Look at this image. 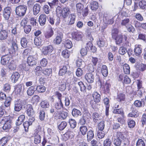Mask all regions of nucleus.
I'll list each match as a JSON object with an SVG mask.
<instances>
[{"mask_svg": "<svg viewBox=\"0 0 146 146\" xmlns=\"http://www.w3.org/2000/svg\"><path fill=\"white\" fill-rule=\"evenodd\" d=\"M20 77V75L18 72H14L11 75L10 79L12 83H15L18 81Z\"/></svg>", "mask_w": 146, "mask_h": 146, "instance_id": "obj_12", "label": "nucleus"}, {"mask_svg": "<svg viewBox=\"0 0 146 146\" xmlns=\"http://www.w3.org/2000/svg\"><path fill=\"white\" fill-rule=\"evenodd\" d=\"M23 106V101L20 100H19L15 101L14 104V110L15 111H19L22 109Z\"/></svg>", "mask_w": 146, "mask_h": 146, "instance_id": "obj_6", "label": "nucleus"}, {"mask_svg": "<svg viewBox=\"0 0 146 146\" xmlns=\"http://www.w3.org/2000/svg\"><path fill=\"white\" fill-rule=\"evenodd\" d=\"M25 118V115H20L18 117V119L16 121V124L17 125H19L21 124L23 122Z\"/></svg>", "mask_w": 146, "mask_h": 146, "instance_id": "obj_35", "label": "nucleus"}, {"mask_svg": "<svg viewBox=\"0 0 146 146\" xmlns=\"http://www.w3.org/2000/svg\"><path fill=\"white\" fill-rule=\"evenodd\" d=\"M76 17V15L74 14H72L69 15L68 18V21L69 25H72L74 23Z\"/></svg>", "mask_w": 146, "mask_h": 146, "instance_id": "obj_26", "label": "nucleus"}, {"mask_svg": "<svg viewBox=\"0 0 146 146\" xmlns=\"http://www.w3.org/2000/svg\"><path fill=\"white\" fill-rule=\"evenodd\" d=\"M124 137V135L121 132H117L116 134L114 135L112 137L114 144L116 146H120Z\"/></svg>", "mask_w": 146, "mask_h": 146, "instance_id": "obj_1", "label": "nucleus"}, {"mask_svg": "<svg viewBox=\"0 0 146 146\" xmlns=\"http://www.w3.org/2000/svg\"><path fill=\"white\" fill-rule=\"evenodd\" d=\"M43 73L45 75L49 76L52 74V69L51 68H45L43 71Z\"/></svg>", "mask_w": 146, "mask_h": 146, "instance_id": "obj_50", "label": "nucleus"}, {"mask_svg": "<svg viewBox=\"0 0 146 146\" xmlns=\"http://www.w3.org/2000/svg\"><path fill=\"white\" fill-rule=\"evenodd\" d=\"M101 71L102 75L104 77H106L108 74L107 67L105 65H103L101 67Z\"/></svg>", "mask_w": 146, "mask_h": 146, "instance_id": "obj_31", "label": "nucleus"}, {"mask_svg": "<svg viewBox=\"0 0 146 146\" xmlns=\"http://www.w3.org/2000/svg\"><path fill=\"white\" fill-rule=\"evenodd\" d=\"M72 38L77 41L81 40L83 36V35L81 32H76L72 34Z\"/></svg>", "mask_w": 146, "mask_h": 146, "instance_id": "obj_8", "label": "nucleus"}, {"mask_svg": "<svg viewBox=\"0 0 146 146\" xmlns=\"http://www.w3.org/2000/svg\"><path fill=\"white\" fill-rule=\"evenodd\" d=\"M8 139V137H3L0 140V146L4 145L7 143Z\"/></svg>", "mask_w": 146, "mask_h": 146, "instance_id": "obj_52", "label": "nucleus"}, {"mask_svg": "<svg viewBox=\"0 0 146 146\" xmlns=\"http://www.w3.org/2000/svg\"><path fill=\"white\" fill-rule=\"evenodd\" d=\"M54 35V32L52 28L49 29L46 31L44 33L45 37L47 39L51 37Z\"/></svg>", "mask_w": 146, "mask_h": 146, "instance_id": "obj_22", "label": "nucleus"}, {"mask_svg": "<svg viewBox=\"0 0 146 146\" xmlns=\"http://www.w3.org/2000/svg\"><path fill=\"white\" fill-rule=\"evenodd\" d=\"M138 111L135 110H133L129 113L128 116L129 117H137L138 116Z\"/></svg>", "mask_w": 146, "mask_h": 146, "instance_id": "obj_43", "label": "nucleus"}, {"mask_svg": "<svg viewBox=\"0 0 146 146\" xmlns=\"http://www.w3.org/2000/svg\"><path fill=\"white\" fill-rule=\"evenodd\" d=\"M44 38L42 37L35 38L34 40L35 44L37 46H39L41 44Z\"/></svg>", "mask_w": 146, "mask_h": 146, "instance_id": "obj_30", "label": "nucleus"}, {"mask_svg": "<svg viewBox=\"0 0 146 146\" xmlns=\"http://www.w3.org/2000/svg\"><path fill=\"white\" fill-rule=\"evenodd\" d=\"M65 46L67 48L70 49L72 46V44L71 41L69 40H66L65 43Z\"/></svg>", "mask_w": 146, "mask_h": 146, "instance_id": "obj_57", "label": "nucleus"}, {"mask_svg": "<svg viewBox=\"0 0 146 146\" xmlns=\"http://www.w3.org/2000/svg\"><path fill=\"white\" fill-rule=\"evenodd\" d=\"M46 15L45 14H41L39 16L38 21L40 25L43 26L45 24L46 21Z\"/></svg>", "mask_w": 146, "mask_h": 146, "instance_id": "obj_20", "label": "nucleus"}, {"mask_svg": "<svg viewBox=\"0 0 146 146\" xmlns=\"http://www.w3.org/2000/svg\"><path fill=\"white\" fill-rule=\"evenodd\" d=\"M53 47L51 45H48L43 46L41 49V51L43 54L44 55H46L50 54L53 50Z\"/></svg>", "mask_w": 146, "mask_h": 146, "instance_id": "obj_4", "label": "nucleus"}, {"mask_svg": "<svg viewBox=\"0 0 146 146\" xmlns=\"http://www.w3.org/2000/svg\"><path fill=\"white\" fill-rule=\"evenodd\" d=\"M110 86V84L106 82L103 85V90L106 92H108L109 90V88Z\"/></svg>", "mask_w": 146, "mask_h": 146, "instance_id": "obj_56", "label": "nucleus"}, {"mask_svg": "<svg viewBox=\"0 0 146 146\" xmlns=\"http://www.w3.org/2000/svg\"><path fill=\"white\" fill-rule=\"evenodd\" d=\"M12 123V121L11 120H7L2 127L3 129L6 131H8L11 127Z\"/></svg>", "mask_w": 146, "mask_h": 146, "instance_id": "obj_14", "label": "nucleus"}, {"mask_svg": "<svg viewBox=\"0 0 146 146\" xmlns=\"http://www.w3.org/2000/svg\"><path fill=\"white\" fill-rule=\"evenodd\" d=\"M40 106L42 108H48L49 106V103L46 100H43L40 103Z\"/></svg>", "mask_w": 146, "mask_h": 146, "instance_id": "obj_42", "label": "nucleus"}, {"mask_svg": "<svg viewBox=\"0 0 146 146\" xmlns=\"http://www.w3.org/2000/svg\"><path fill=\"white\" fill-rule=\"evenodd\" d=\"M129 22L130 20L128 18H125L121 21V25L122 26H125L126 27H127V26L129 25Z\"/></svg>", "mask_w": 146, "mask_h": 146, "instance_id": "obj_45", "label": "nucleus"}, {"mask_svg": "<svg viewBox=\"0 0 146 146\" xmlns=\"http://www.w3.org/2000/svg\"><path fill=\"white\" fill-rule=\"evenodd\" d=\"M85 78L86 81L89 83H92L94 82V76L91 73H86L85 76Z\"/></svg>", "mask_w": 146, "mask_h": 146, "instance_id": "obj_16", "label": "nucleus"}, {"mask_svg": "<svg viewBox=\"0 0 146 146\" xmlns=\"http://www.w3.org/2000/svg\"><path fill=\"white\" fill-rule=\"evenodd\" d=\"M35 119L33 117H32L29 119V121H26L24 123L23 125L25 128V131H28L29 126L31 125Z\"/></svg>", "mask_w": 146, "mask_h": 146, "instance_id": "obj_18", "label": "nucleus"}, {"mask_svg": "<svg viewBox=\"0 0 146 146\" xmlns=\"http://www.w3.org/2000/svg\"><path fill=\"white\" fill-rule=\"evenodd\" d=\"M69 122L71 127L73 129L76 127V122L74 119H70L69 120Z\"/></svg>", "mask_w": 146, "mask_h": 146, "instance_id": "obj_54", "label": "nucleus"}, {"mask_svg": "<svg viewBox=\"0 0 146 146\" xmlns=\"http://www.w3.org/2000/svg\"><path fill=\"white\" fill-rule=\"evenodd\" d=\"M63 37V35L62 33L58 34L54 40V43L56 44H60L61 42Z\"/></svg>", "mask_w": 146, "mask_h": 146, "instance_id": "obj_23", "label": "nucleus"}, {"mask_svg": "<svg viewBox=\"0 0 146 146\" xmlns=\"http://www.w3.org/2000/svg\"><path fill=\"white\" fill-rule=\"evenodd\" d=\"M8 37V32L5 30H3L0 31V40H4Z\"/></svg>", "mask_w": 146, "mask_h": 146, "instance_id": "obj_27", "label": "nucleus"}, {"mask_svg": "<svg viewBox=\"0 0 146 146\" xmlns=\"http://www.w3.org/2000/svg\"><path fill=\"white\" fill-rule=\"evenodd\" d=\"M135 54L137 56H139L142 52V48L140 45H135L134 49Z\"/></svg>", "mask_w": 146, "mask_h": 146, "instance_id": "obj_17", "label": "nucleus"}, {"mask_svg": "<svg viewBox=\"0 0 146 146\" xmlns=\"http://www.w3.org/2000/svg\"><path fill=\"white\" fill-rule=\"evenodd\" d=\"M94 137L93 131L92 130H90L87 134V140L88 141H90Z\"/></svg>", "mask_w": 146, "mask_h": 146, "instance_id": "obj_39", "label": "nucleus"}, {"mask_svg": "<svg viewBox=\"0 0 146 146\" xmlns=\"http://www.w3.org/2000/svg\"><path fill=\"white\" fill-rule=\"evenodd\" d=\"M54 115L58 119H64L67 117L68 113L66 111L61 112L60 111L57 110L55 113Z\"/></svg>", "mask_w": 146, "mask_h": 146, "instance_id": "obj_5", "label": "nucleus"}, {"mask_svg": "<svg viewBox=\"0 0 146 146\" xmlns=\"http://www.w3.org/2000/svg\"><path fill=\"white\" fill-rule=\"evenodd\" d=\"M36 90L39 93H43L45 91L46 88L43 86L39 85L37 86Z\"/></svg>", "mask_w": 146, "mask_h": 146, "instance_id": "obj_47", "label": "nucleus"}, {"mask_svg": "<svg viewBox=\"0 0 146 146\" xmlns=\"http://www.w3.org/2000/svg\"><path fill=\"white\" fill-rule=\"evenodd\" d=\"M27 9V6L24 5H20L17 7L15 12L17 15L19 16L24 15Z\"/></svg>", "mask_w": 146, "mask_h": 146, "instance_id": "obj_3", "label": "nucleus"}, {"mask_svg": "<svg viewBox=\"0 0 146 146\" xmlns=\"http://www.w3.org/2000/svg\"><path fill=\"white\" fill-rule=\"evenodd\" d=\"M67 125V123L64 121H62L58 126V128L60 130H63Z\"/></svg>", "mask_w": 146, "mask_h": 146, "instance_id": "obj_58", "label": "nucleus"}, {"mask_svg": "<svg viewBox=\"0 0 146 146\" xmlns=\"http://www.w3.org/2000/svg\"><path fill=\"white\" fill-rule=\"evenodd\" d=\"M48 19L49 23L52 25H53L55 22V25L56 26L58 25L60 23V21L59 17H57L56 20L53 17H50L48 18Z\"/></svg>", "mask_w": 146, "mask_h": 146, "instance_id": "obj_15", "label": "nucleus"}, {"mask_svg": "<svg viewBox=\"0 0 146 146\" xmlns=\"http://www.w3.org/2000/svg\"><path fill=\"white\" fill-rule=\"evenodd\" d=\"M21 43L22 47L26 48L27 46L28 41L26 38H23L21 39Z\"/></svg>", "mask_w": 146, "mask_h": 146, "instance_id": "obj_46", "label": "nucleus"}, {"mask_svg": "<svg viewBox=\"0 0 146 146\" xmlns=\"http://www.w3.org/2000/svg\"><path fill=\"white\" fill-rule=\"evenodd\" d=\"M123 68L125 73L129 74L130 73V68L128 64H125L123 66Z\"/></svg>", "mask_w": 146, "mask_h": 146, "instance_id": "obj_44", "label": "nucleus"}, {"mask_svg": "<svg viewBox=\"0 0 146 146\" xmlns=\"http://www.w3.org/2000/svg\"><path fill=\"white\" fill-rule=\"evenodd\" d=\"M55 107L57 110H60L63 108V104L62 102V100L56 102L55 104Z\"/></svg>", "mask_w": 146, "mask_h": 146, "instance_id": "obj_48", "label": "nucleus"}, {"mask_svg": "<svg viewBox=\"0 0 146 146\" xmlns=\"http://www.w3.org/2000/svg\"><path fill=\"white\" fill-rule=\"evenodd\" d=\"M76 8L77 12L79 13H81L84 8V7L83 4L79 3L76 4Z\"/></svg>", "mask_w": 146, "mask_h": 146, "instance_id": "obj_41", "label": "nucleus"}, {"mask_svg": "<svg viewBox=\"0 0 146 146\" xmlns=\"http://www.w3.org/2000/svg\"><path fill=\"white\" fill-rule=\"evenodd\" d=\"M111 144V142L110 139L107 138L106 139L104 142V146H110Z\"/></svg>", "mask_w": 146, "mask_h": 146, "instance_id": "obj_61", "label": "nucleus"}, {"mask_svg": "<svg viewBox=\"0 0 146 146\" xmlns=\"http://www.w3.org/2000/svg\"><path fill=\"white\" fill-rule=\"evenodd\" d=\"M72 114L74 117H77L81 115L82 113L80 110L75 108H74L72 110Z\"/></svg>", "mask_w": 146, "mask_h": 146, "instance_id": "obj_32", "label": "nucleus"}, {"mask_svg": "<svg viewBox=\"0 0 146 146\" xmlns=\"http://www.w3.org/2000/svg\"><path fill=\"white\" fill-rule=\"evenodd\" d=\"M68 67L66 66H64L60 67V68L59 72V74L60 76H63L67 72Z\"/></svg>", "mask_w": 146, "mask_h": 146, "instance_id": "obj_28", "label": "nucleus"}, {"mask_svg": "<svg viewBox=\"0 0 146 146\" xmlns=\"http://www.w3.org/2000/svg\"><path fill=\"white\" fill-rule=\"evenodd\" d=\"M37 58L32 56H29L27 58V63L29 66H33L36 64Z\"/></svg>", "mask_w": 146, "mask_h": 146, "instance_id": "obj_10", "label": "nucleus"}, {"mask_svg": "<svg viewBox=\"0 0 146 146\" xmlns=\"http://www.w3.org/2000/svg\"><path fill=\"white\" fill-rule=\"evenodd\" d=\"M16 64L15 61L12 59L7 65V66L10 70H15L16 68Z\"/></svg>", "mask_w": 146, "mask_h": 146, "instance_id": "obj_13", "label": "nucleus"}, {"mask_svg": "<svg viewBox=\"0 0 146 146\" xmlns=\"http://www.w3.org/2000/svg\"><path fill=\"white\" fill-rule=\"evenodd\" d=\"M34 143L36 144L39 143L41 141V137L40 135L34 134Z\"/></svg>", "mask_w": 146, "mask_h": 146, "instance_id": "obj_53", "label": "nucleus"}, {"mask_svg": "<svg viewBox=\"0 0 146 146\" xmlns=\"http://www.w3.org/2000/svg\"><path fill=\"white\" fill-rule=\"evenodd\" d=\"M115 40L116 44H119L122 42L123 38V36L121 34H119L116 37L114 38Z\"/></svg>", "mask_w": 146, "mask_h": 146, "instance_id": "obj_37", "label": "nucleus"}, {"mask_svg": "<svg viewBox=\"0 0 146 146\" xmlns=\"http://www.w3.org/2000/svg\"><path fill=\"white\" fill-rule=\"evenodd\" d=\"M40 5L38 4H36L34 5L33 8L34 15H36L39 13L40 10Z\"/></svg>", "mask_w": 146, "mask_h": 146, "instance_id": "obj_25", "label": "nucleus"}, {"mask_svg": "<svg viewBox=\"0 0 146 146\" xmlns=\"http://www.w3.org/2000/svg\"><path fill=\"white\" fill-rule=\"evenodd\" d=\"M78 85L80 86L82 92H84L86 90V87L83 83L81 81L78 82Z\"/></svg>", "mask_w": 146, "mask_h": 146, "instance_id": "obj_62", "label": "nucleus"}, {"mask_svg": "<svg viewBox=\"0 0 146 146\" xmlns=\"http://www.w3.org/2000/svg\"><path fill=\"white\" fill-rule=\"evenodd\" d=\"M104 23L107 24H112L114 22V19L113 17H111L109 16L105 17L103 18Z\"/></svg>", "mask_w": 146, "mask_h": 146, "instance_id": "obj_24", "label": "nucleus"}, {"mask_svg": "<svg viewBox=\"0 0 146 146\" xmlns=\"http://www.w3.org/2000/svg\"><path fill=\"white\" fill-rule=\"evenodd\" d=\"M80 129L82 134L84 135L86 134V132L88 131L87 128L85 126H82L80 127Z\"/></svg>", "mask_w": 146, "mask_h": 146, "instance_id": "obj_55", "label": "nucleus"}, {"mask_svg": "<svg viewBox=\"0 0 146 146\" xmlns=\"http://www.w3.org/2000/svg\"><path fill=\"white\" fill-rule=\"evenodd\" d=\"M90 7L91 9L92 10H96L98 7V4L96 1H92L90 3Z\"/></svg>", "mask_w": 146, "mask_h": 146, "instance_id": "obj_38", "label": "nucleus"}, {"mask_svg": "<svg viewBox=\"0 0 146 146\" xmlns=\"http://www.w3.org/2000/svg\"><path fill=\"white\" fill-rule=\"evenodd\" d=\"M135 67L137 70L138 69L142 71L146 69V65L142 64H136L135 65Z\"/></svg>", "mask_w": 146, "mask_h": 146, "instance_id": "obj_36", "label": "nucleus"}, {"mask_svg": "<svg viewBox=\"0 0 146 146\" xmlns=\"http://www.w3.org/2000/svg\"><path fill=\"white\" fill-rule=\"evenodd\" d=\"M74 135L75 134L73 131L70 130H68L64 134L63 138L65 141H66L69 139H72L74 138Z\"/></svg>", "mask_w": 146, "mask_h": 146, "instance_id": "obj_9", "label": "nucleus"}, {"mask_svg": "<svg viewBox=\"0 0 146 146\" xmlns=\"http://www.w3.org/2000/svg\"><path fill=\"white\" fill-rule=\"evenodd\" d=\"M58 0H52L51 2H48V4L51 9L56 8L58 6Z\"/></svg>", "mask_w": 146, "mask_h": 146, "instance_id": "obj_33", "label": "nucleus"}, {"mask_svg": "<svg viewBox=\"0 0 146 146\" xmlns=\"http://www.w3.org/2000/svg\"><path fill=\"white\" fill-rule=\"evenodd\" d=\"M26 113L28 116L33 117L35 114L32 105L31 104H28L27 106Z\"/></svg>", "mask_w": 146, "mask_h": 146, "instance_id": "obj_11", "label": "nucleus"}, {"mask_svg": "<svg viewBox=\"0 0 146 146\" xmlns=\"http://www.w3.org/2000/svg\"><path fill=\"white\" fill-rule=\"evenodd\" d=\"M35 91V87L34 86H31L27 90V94L29 96H32L34 94Z\"/></svg>", "mask_w": 146, "mask_h": 146, "instance_id": "obj_40", "label": "nucleus"}, {"mask_svg": "<svg viewBox=\"0 0 146 146\" xmlns=\"http://www.w3.org/2000/svg\"><path fill=\"white\" fill-rule=\"evenodd\" d=\"M10 55H6L2 56L1 59V63L3 65H7L12 59Z\"/></svg>", "mask_w": 146, "mask_h": 146, "instance_id": "obj_7", "label": "nucleus"}, {"mask_svg": "<svg viewBox=\"0 0 146 146\" xmlns=\"http://www.w3.org/2000/svg\"><path fill=\"white\" fill-rule=\"evenodd\" d=\"M92 117L94 121L96 122L101 119V116L97 113H94L92 115Z\"/></svg>", "mask_w": 146, "mask_h": 146, "instance_id": "obj_51", "label": "nucleus"}, {"mask_svg": "<svg viewBox=\"0 0 146 146\" xmlns=\"http://www.w3.org/2000/svg\"><path fill=\"white\" fill-rule=\"evenodd\" d=\"M127 51L125 48L122 46L120 47L119 50V53L121 55L124 54Z\"/></svg>", "mask_w": 146, "mask_h": 146, "instance_id": "obj_64", "label": "nucleus"}, {"mask_svg": "<svg viewBox=\"0 0 146 146\" xmlns=\"http://www.w3.org/2000/svg\"><path fill=\"white\" fill-rule=\"evenodd\" d=\"M23 85L18 84L15 86L14 92L16 94H20L22 91Z\"/></svg>", "mask_w": 146, "mask_h": 146, "instance_id": "obj_21", "label": "nucleus"}, {"mask_svg": "<svg viewBox=\"0 0 146 146\" xmlns=\"http://www.w3.org/2000/svg\"><path fill=\"white\" fill-rule=\"evenodd\" d=\"M11 8L7 7L5 8L4 11L3 16L6 20H8L11 14Z\"/></svg>", "mask_w": 146, "mask_h": 146, "instance_id": "obj_19", "label": "nucleus"}, {"mask_svg": "<svg viewBox=\"0 0 146 146\" xmlns=\"http://www.w3.org/2000/svg\"><path fill=\"white\" fill-rule=\"evenodd\" d=\"M104 102L106 107V114L107 116H108L109 114L108 111L110 107L108 99L107 98H105L104 100Z\"/></svg>", "mask_w": 146, "mask_h": 146, "instance_id": "obj_29", "label": "nucleus"}, {"mask_svg": "<svg viewBox=\"0 0 146 146\" xmlns=\"http://www.w3.org/2000/svg\"><path fill=\"white\" fill-rule=\"evenodd\" d=\"M93 97L96 102H99L100 100V95L97 92H94L92 94Z\"/></svg>", "mask_w": 146, "mask_h": 146, "instance_id": "obj_34", "label": "nucleus"}, {"mask_svg": "<svg viewBox=\"0 0 146 146\" xmlns=\"http://www.w3.org/2000/svg\"><path fill=\"white\" fill-rule=\"evenodd\" d=\"M144 104L143 102L141 101H139V100H136L135 101L134 103V104L135 106L137 107H139L142 106V104Z\"/></svg>", "mask_w": 146, "mask_h": 146, "instance_id": "obj_63", "label": "nucleus"}, {"mask_svg": "<svg viewBox=\"0 0 146 146\" xmlns=\"http://www.w3.org/2000/svg\"><path fill=\"white\" fill-rule=\"evenodd\" d=\"M56 11L58 15H60L63 18L66 17L70 13V9L68 7H64L62 10L61 7L59 6L56 7Z\"/></svg>", "mask_w": 146, "mask_h": 146, "instance_id": "obj_2", "label": "nucleus"}, {"mask_svg": "<svg viewBox=\"0 0 146 146\" xmlns=\"http://www.w3.org/2000/svg\"><path fill=\"white\" fill-rule=\"evenodd\" d=\"M70 55V52L68 50H63L62 52V55L65 58H69Z\"/></svg>", "mask_w": 146, "mask_h": 146, "instance_id": "obj_49", "label": "nucleus"}, {"mask_svg": "<svg viewBox=\"0 0 146 146\" xmlns=\"http://www.w3.org/2000/svg\"><path fill=\"white\" fill-rule=\"evenodd\" d=\"M136 146H145V143L141 139H139L136 142Z\"/></svg>", "mask_w": 146, "mask_h": 146, "instance_id": "obj_60", "label": "nucleus"}, {"mask_svg": "<svg viewBox=\"0 0 146 146\" xmlns=\"http://www.w3.org/2000/svg\"><path fill=\"white\" fill-rule=\"evenodd\" d=\"M113 111L114 113L120 114L122 116L124 114L123 110L121 109H115L113 110Z\"/></svg>", "mask_w": 146, "mask_h": 146, "instance_id": "obj_59", "label": "nucleus"}]
</instances>
